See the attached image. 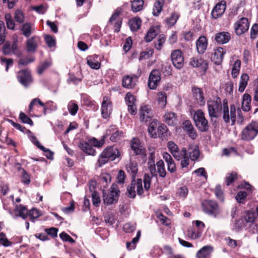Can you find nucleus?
<instances>
[{
    "instance_id": "obj_3",
    "label": "nucleus",
    "mask_w": 258,
    "mask_h": 258,
    "mask_svg": "<svg viewBox=\"0 0 258 258\" xmlns=\"http://www.w3.org/2000/svg\"><path fill=\"white\" fill-rule=\"evenodd\" d=\"M207 106L210 117L218 118L223 109V103L219 97L207 101Z\"/></svg>"
},
{
    "instance_id": "obj_36",
    "label": "nucleus",
    "mask_w": 258,
    "mask_h": 258,
    "mask_svg": "<svg viewBox=\"0 0 258 258\" xmlns=\"http://www.w3.org/2000/svg\"><path fill=\"white\" fill-rule=\"evenodd\" d=\"M212 247L210 246H205L200 249L197 253L198 258H206L209 255L212 251Z\"/></svg>"
},
{
    "instance_id": "obj_38",
    "label": "nucleus",
    "mask_w": 258,
    "mask_h": 258,
    "mask_svg": "<svg viewBox=\"0 0 258 258\" xmlns=\"http://www.w3.org/2000/svg\"><path fill=\"white\" fill-rule=\"evenodd\" d=\"M157 167V173L161 177H165L166 175V171L165 168L164 163L162 160H160L156 163Z\"/></svg>"
},
{
    "instance_id": "obj_42",
    "label": "nucleus",
    "mask_w": 258,
    "mask_h": 258,
    "mask_svg": "<svg viewBox=\"0 0 258 258\" xmlns=\"http://www.w3.org/2000/svg\"><path fill=\"white\" fill-rule=\"evenodd\" d=\"M241 66V61L240 60H236L232 69L231 75L233 78H236L239 73V70Z\"/></svg>"
},
{
    "instance_id": "obj_47",
    "label": "nucleus",
    "mask_w": 258,
    "mask_h": 258,
    "mask_svg": "<svg viewBox=\"0 0 258 258\" xmlns=\"http://www.w3.org/2000/svg\"><path fill=\"white\" fill-rule=\"evenodd\" d=\"M127 172H131L133 176H135L138 170L136 163L130 162L126 166Z\"/></svg>"
},
{
    "instance_id": "obj_22",
    "label": "nucleus",
    "mask_w": 258,
    "mask_h": 258,
    "mask_svg": "<svg viewBox=\"0 0 258 258\" xmlns=\"http://www.w3.org/2000/svg\"><path fill=\"white\" fill-rule=\"evenodd\" d=\"M155 153L153 151L150 153L148 157V165L150 172L152 176H157L156 165L155 164Z\"/></svg>"
},
{
    "instance_id": "obj_52",
    "label": "nucleus",
    "mask_w": 258,
    "mask_h": 258,
    "mask_svg": "<svg viewBox=\"0 0 258 258\" xmlns=\"http://www.w3.org/2000/svg\"><path fill=\"white\" fill-rule=\"evenodd\" d=\"M237 178V174L235 172L228 173L225 177V182L227 186L230 185Z\"/></svg>"
},
{
    "instance_id": "obj_61",
    "label": "nucleus",
    "mask_w": 258,
    "mask_h": 258,
    "mask_svg": "<svg viewBox=\"0 0 258 258\" xmlns=\"http://www.w3.org/2000/svg\"><path fill=\"white\" fill-rule=\"evenodd\" d=\"M156 124L155 122H152L149 124L148 126V132L151 135V137L155 138L157 137V133L155 132Z\"/></svg>"
},
{
    "instance_id": "obj_17",
    "label": "nucleus",
    "mask_w": 258,
    "mask_h": 258,
    "mask_svg": "<svg viewBox=\"0 0 258 258\" xmlns=\"http://www.w3.org/2000/svg\"><path fill=\"white\" fill-rule=\"evenodd\" d=\"M226 8V4L225 1H221L218 3L212 11V17L215 19L221 17L224 13Z\"/></svg>"
},
{
    "instance_id": "obj_55",
    "label": "nucleus",
    "mask_w": 258,
    "mask_h": 258,
    "mask_svg": "<svg viewBox=\"0 0 258 258\" xmlns=\"http://www.w3.org/2000/svg\"><path fill=\"white\" fill-rule=\"evenodd\" d=\"M215 194L218 200L221 202H223L224 201L223 191L221 189V186L220 185H217L215 187Z\"/></svg>"
},
{
    "instance_id": "obj_28",
    "label": "nucleus",
    "mask_w": 258,
    "mask_h": 258,
    "mask_svg": "<svg viewBox=\"0 0 258 258\" xmlns=\"http://www.w3.org/2000/svg\"><path fill=\"white\" fill-rule=\"evenodd\" d=\"M164 120L169 125L173 126L175 125L177 121L176 114L173 112H167L164 116Z\"/></svg>"
},
{
    "instance_id": "obj_8",
    "label": "nucleus",
    "mask_w": 258,
    "mask_h": 258,
    "mask_svg": "<svg viewBox=\"0 0 258 258\" xmlns=\"http://www.w3.org/2000/svg\"><path fill=\"white\" fill-rule=\"evenodd\" d=\"M136 189L139 196L142 195L143 193L142 181L140 178H138L137 180L134 179L132 181L130 185L127 188V196L130 198H135Z\"/></svg>"
},
{
    "instance_id": "obj_25",
    "label": "nucleus",
    "mask_w": 258,
    "mask_h": 258,
    "mask_svg": "<svg viewBox=\"0 0 258 258\" xmlns=\"http://www.w3.org/2000/svg\"><path fill=\"white\" fill-rule=\"evenodd\" d=\"M80 149L85 152L86 154L95 156L96 155V151L94 149L90 144L86 142H81L79 144Z\"/></svg>"
},
{
    "instance_id": "obj_46",
    "label": "nucleus",
    "mask_w": 258,
    "mask_h": 258,
    "mask_svg": "<svg viewBox=\"0 0 258 258\" xmlns=\"http://www.w3.org/2000/svg\"><path fill=\"white\" fill-rule=\"evenodd\" d=\"M52 64L51 60H45L41 63L38 67L37 73L38 74H42L43 72L47 69Z\"/></svg>"
},
{
    "instance_id": "obj_39",
    "label": "nucleus",
    "mask_w": 258,
    "mask_h": 258,
    "mask_svg": "<svg viewBox=\"0 0 258 258\" xmlns=\"http://www.w3.org/2000/svg\"><path fill=\"white\" fill-rule=\"evenodd\" d=\"M143 0H134L132 2V10L135 13L138 12L143 9Z\"/></svg>"
},
{
    "instance_id": "obj_37",
    "label": "nucleus",
    "mask_w": 258,
    "mask_h": 258,
    "mask_svg": "<svg viewBox=\"0 0 258 258\" xmlns=\"http://www.w3.org/2000/svg\"><path fill=\"white\" fill-rule=\"evenodd\" d=\"M248 79L249 76L247 74H243L241 75L238 88V91L239 92H242L244 91L247 86Z\"/></svg>"
},
{
    "instance_id": "obj_31",
    "label": "nucleus",
    "mask_w": 258,
    "mask_h": 258,
    "mask_svg": "<svg viewBox=\"0 0 258 258\" xmlns=\"http://www.w3.org/2000/svg\"><path fill=\"white\" fill-rule=\"evenodd\" d=\"M97 58V56H89L87 58V63L92 69L98 70L100 68L101 63Z\"/></svg>"
},
{
    "instance_id": "obj_44",
    "label": "nucleus",
    "mask_w": 258,
    "mask_h": 258,
    "mask_svg": "<svg viewBox=\"0 0 258 258\" xmlns=\"http://www.w3.org/2000/svg\"><path fill=\"white\" fill-rule=\"evenodd\" d=\"M165 41L166 37L165 35L160 34L158 37L157 42L154 43V46L155 48L158 50H160L162 49L164 43L165 42Z\"/></svg>"
},
{
    "instance_id": "obj_45",
    "label": "nucleus",
    "mask_w": 258,
    "mask_h": 258,
    "mask_svg": "<svg viewBox=\"0 0 258 258\" xmlns=\"http://www.w3.org/2000/svg\"><path fill=\"white\" fill-rule=\"evenodd\" d=\"M167 128L164 124H161L157 128V135L160 138L163 139L167 136Z\"/></svg>"
},
{
    "instance_id": "obj_16",
    "label": "nucleus",
    "mask_w": 258,
    "mask_h": 258,
    "mask_svg": "<svg viewBox=\"0 0 258 258\" xmlns=\"http://www.w3.org/2000/svg\"><path fill=\"white\" fill-rule=\"evenodd\" d=\"M40 42V38L37 36H34L28 39L26 42V49L27 52L34 53Z\"/></svg>"
},
{
    "instance_id": "obj_34",
    "label": "nucleus",
    "mask_w": 258,
    "mask_h": 258,
    "mask_svg": "<svg viewBox=\"0 0 258 258\" xmlns=\"http://www.w3.org/2000/svg\"><path fill=\"white\" fill-rule=\"evenodd\" d=\"M141 20L139 18H135L131 19L128 22V25L132 31L138 30L141 25Z\"/></svg>"
},
{
    "instance_id": "obj_19",
    "label": "nucleus",
    "mask_w": 258,
    "mask_h": 258,
    "mask_svg": "<svg viewBox=\"0 0 258 258\" xmlns=\"http://www.w3.org/2000/svg\"><path fill=\"white\" fill-rule=\"evenodd\" d=\"M131 147L136 155H144L145 154V148L141 145L138 138H133L131 142Z\"/></svg>"
},
{
    "instance_id": "obj_58",
    "label": "nucleus",
    "mask_w": 258,
    "mask_h": 258,
    "mask_svg": "<svg viewBox=\"0 0 258 258\" xmlns=\"http://www.w3.org/2000/svg\"><path fill=\"white\" fill-rule=\"evenodd\" d=\"M0 243L5 247L11 246L12 243L10 242L6 237L4 233H0Z\"/></svg>"
},
{
    "instance_id": "obj_26",
    "label": "nucleus",
    "mask_w": 258,
    "mask_h": 258,
    "mask_svg": "<svg viewBox=\"0 0 258 258\" xmlns=\"http://www.w3.org/2000/svg\"><path fill=\"white\" fill-rule=\"evenodd\" d=\"M107 135H111L110 137V140L112 142H116L117 140H119L120 138L122 136V132L121 131H119L118 130H116V128H114V126H110L106 131Z\"/></svg>"
},
{
    "instance_id": "obj_11",
    "label": "nucleus",
    "mask_w": 258,
    "mask_h": 258,
    "mask_svg": "<svg viewBox=\"0 0 258 258\" xmlns=\"http://www.w3.org/2000/svg\"><path fill=\"white\" fill-rule=\"evenodd\" d=\"M9 213L14 219L21 217L25 220L28 216V210L25 206L20 204L16 205L13 211L10 210Z\"/></svg>"
},
{
    "instance_id": "obj_2",
    "label": "nucleus",
    "mask_w": 258,
    "mask_h": 258,
    "mask_svg": "<svg viewBox=\"0 0 258 258\" xmlns=\"http://www.w3.org/2000/svg\"><path fill=\"white\" fill-rule=\"evenodd\" d=\"M223 119L226 123H228L231 121V125L235 124L236 121V109L234 104H232L230 106V111L228 107V101L226 99L223 100Z\"/></svg>"
},
{
    "instance_id": "obj_35",
    "label": "nucleus",
    "mask_w": 258,
    "mask_h": 258,
    "mask_svg": "<svg viewBox=\"0 0 258 258\" xmlns=\"http://www.w3.org/2000/svg\"><path fill=\"white\" fill-rule=\"evenodd\" d=\"M251 96L248 94H245L243 96L242 102V108L244 111H248L250 109Z\"/></svg>"
},
{
    "instance_id": "obj_1",
    "label": "nucleus",
    "mask_w": 258,
    "mask_h": 258,
    "mask_svg": "<svg viewBox=\"0 0 258 258\" xmlns=\"http://www.w3.org/2000/svg\"><path fill=\"white\" fill-rule=\"evenodd\" d=\"M120 156L118 149L116 148L110 146L103 150L99 156L96 165L100 168L106 164L109 161H114Z\"/></svg>"
},
{
    "instance_id": "obj_63",
    "label": "nucleus",
    "mask_w": 258,
    "mask_h": 258,
    "mask_svg": "<svg viewBox=\"0 0 258 258\" xmlns=\"http://www.w3.org/2000/svg\"><path fill=\"white\" fill-rule=\"evenodd\" d=\"M2 52L4 55H9L12 53V48H11V42L6 41L2 48Z\"/></svg>"
},
{
    "instance_id": "obj_51",
    "label": "nucleus",
    "mask_w": 258,
    "mask_h": 258,
    "mask_svg": "<svg viewBox=\"0 0 258 258\" xmlns=\"http://www.w3.org/2000/svg\"><path fill=\"white\" fill-rule=\"evenodd\" d=\"M7 28L11 30H14L15 27L14 21L12 19L10 14H6L5 16Z\"/></svg>"
},
{
    "instance_id": "obj_60",
    "label": "nucleus",
    "mask_w": 258,
    "mask_h": 258,
    "mask_svg": "<svg viewBox=\"0 0 258 258\" xmlns=\"http://www.w3.org/2000/svg\"><path fill=\"white\" fill-rule=\"evenodd\" d=\"M125 100L127 105L136 104L135 97L131 93H127L125 97Z\"/></svg>"
},
{
    "instance_id": "obj_43",
    "label": "nucleus",
    "mask_w": 258,
    "mask_h": 258,
    "mask_svg": "<svg viewBox=\"0 0 258 258\" xmlns=\"http://www.w3.org/2000/svg\"><path fill=\"white\" fill-rule=\"evenodd\" d=\"M167 95L164 92H160L158 94V103L161 107H165L167 103Z\"/></svg>"
},
{
    "instance_id": "obj_14",
    "label": "nucleus",
    "mask_w": 258,
    "mask_h": 258,
    "mask_svg": "<svg viewBox=\"0 0 258 258\" xmlns=\"http://www.w3.org/2000/svg\"><path fill=\"white\" fill-rule=\"evenodd\" d=\"M141 72L139 75H126L123 77L122 80V86L125 88H133L140 77Z\"/></svg>"
},
{
    "instance_id": "obj_5",
    "label": "nucleus",
    "mask_w": 258,
    "mask_h": 258,
    "mask_svg": "<svg viewBox=\"0 0 258 258\" xmlns=\"http://www.w3.org/2000/svg\"><path fill=\"white\" fill-rule=\"evenodd\" d=\"M202 207L206 214L214 218L220 213L219 205L215 201L205 200L202 203Z\"/></svg>"
},
{
    "instance_id": "obj_56",
    "label": "nucleus",
    "mask_w": 258,
    "mask_h": 258,
    "mask_svg": "<svg viewBox=\"0 0 258 258\" xmlns=\"http://www.w3.org/2000/svg\"><path fill=\"white\" fill-rule=\"evenodd\" d=\"M15 20L19 23L22 24L24 22L25 17L23 13L19 10L16 11L14 16Z\"/></svg>"
},
{
    "instance_id": "obj_40",
    "label": "nucleus",
    "mask_w": 258,
    "mask_h": 258,
    "mask_svg": "<svg viewBox=\"0 0 258 258\" xmlns=\"http://www.w3.org/2000/svg\"><path fill=\"white\" fill-rule=\"evenodd\" d=\"M36 103L39 104L41 106L43 107V113L45 115L46 114V111L47 110H49L47 106L44 103H43L39 98H36L35 99H33L31 103L29 104V109L30 110H31L33 108V107L34 105H35Z\"/></svg>"
},
{
    "instance_id": "obj_64",
    "label": "nucleus",
    "mask_w": 258,
    "mask_h": 258,
    "mask_svg": "<svg viewBox=\"0 0 258 258\" xmlns=\"http://www.w3.org/2000/svg\"><path fill=\"white\" fill-rule=\"evenodd\" d=\"M123 229L126 233H131L135 230L136 226L133 223H127L123 225Z\"/></svg>"
},
{
    "instance_id": "obj_20",
    "label": "nucleus",
    "mask_w": 258,
    "mask_h": 258,
    "mask_svg": "<svg viewBox=\"0 0 258 258\" xmlns=\"http://www.w3.org/2000/svg\"><path fill=\"white\" fill-rule=\"evenodd\" d=\"M225 53L226 50L223 48L219 47L214 50L211 56V60L216 65H220L223 61V56Z\"/></svg>"
},
{
    "instance_id": "obj_7",
    "label": "nucleus",
    "mask_w": 258,
    "mask_h": 258,
    "mask_svg": "<svg viewBox=\"0 0 258 258\" xmlns=\"http://www.w3.org/2000/svg\"><path fill=\"white\" fill-rule=\"evenodd\" d=\"M193 119L196 126L201 132H205L208 130V122L202 110H198L195 112L193 116Z\"/></svg>"
},
{
    "instance_id": "obj_21",
    "label": "nucleus",
    "mask_w": 258,
    "mask_h": 258,
    "mask_svg": "<svg viewBox=\"0 0 258 258\" xmlns=\"http://www.w3.org/2000/svg\"><path fill=\"white\" fill-rule=\"evenodd\" d=\"M208 46V40L205 36H201L196 41L197 49L199 54H203Z\"/></svg>"
},
{
    "instance_id": "obj_30",
    "label": "nucleus",
    "mask_w": 258,
    "mask_h": 258,
    "mask_svg": "<svg viewBox=\"0 0 258 258\" xmlns=\"http://www.w3.org/2000/svg\"><path fill=\"white\" fill-rule=\"evenodd\" d=\"M158 28L157 27H151L145 36V41L148 43L151 42L158 35Z\"/></svg>"
},
{
    "instance_id": "obj_50",
    "label": "nucleus",
    "mask_w": 258,
    "mask_h": 258,
    "mask_svg": "<svg viewBox=\"0 0 258 258\" xmlns=\"http://www.w3.org/2000/svg\"><path fill=\"white\" fill-rule=\"evenodd\" d=\"M154 53V50L152 48L147 49L146 50L141 52L139 60H142L148 59L152 56Z\"/></svg>"
},
{
    "instance_id": "obj_29",
    "label": "nucleus",
    "mask_w": 258,
    "mask_h": 258,
    "mask_svg": "<svg viewBox=\"0 0 258 258\" xmlns=\"http://www.w3.org/2000/svg\"><path fill=\"white\" fill-rule=\"evenodd\" d=\"M34 30V27L29 22L23 24L21 28L22 34L27 38L30 36Z\"/></svg>"
},
{
    "instance_id": "obj_27",
    "label": "nucleus",
    "mask_w": 258,
    "mask_h": 258,
    "mask_svg": "<svg viewBox=\"0 0 258 258\" xmlns=\"http://www.w3.org/2000/svg\"><path fill=\"white\" fill-rule=\"evenodd\" d=\"M147 106L142 107L140 111V120L141 121L148 122L152 117V114Z\"/></svg>"
},
{
    "instance_id": "obj_9",
    "label": "nucleus",
    "mask_w": 258,
    "mask_h": 258,
    "mask_svg": "<svg viewBox=\"0 0 258 258\" xmlns=\"http://www.w3.org/2000/svg\"><path fill=\"white\" fill-rule=\"evenodd\" d=\"M18 81L25 87H27L33 82L30 72L27 69L20 71L17 74Z\"/></svg>"
},
{
    "instance_id": "obj_18",
    "label": "nucleus",
    "mask_w": 258,
    "mask_h": 258,
    "mask_svg": "<svg viewBox=\"0 0 258 258\" xmlns=\"http://www.w3.org/2000/svg\"><path fill=\"white\" fill-rule=\"evenodd\" d=\"M189 64L194 68H200L204 72H206L208 68L207 61L199 56L192 57L190 59Z\"/></svg>"
},
{
    "instance_id": "obj_32",
    "label": "nucleus",
    "mask_w": 258,
    "mask_h": 258,
    "mask_svg": "<svg viewBox=\"0 0 258 258\" xmlns=\"http://www.w3.org/2000/svg\"><path fill=\"white\" fill-rule=\"evenodd\" d=\"M189 157L191 160H197L200 156V153L199 147L195 145H190L188 149Z\"/></svg>"
},
{
    "instance_id": "obj_41",
    "label": "nucleus",
    "mask_w": 258,
    "mask_h": 258,
    "mask_svg": "<svg viewBox=\"0 0 258 258\" xmlns=\"http://www.w3.org/2000/svg\"><path fill=\"white\" fill-rule=\"evenodd\" d=\"M187 150L185 148H182L181 150H180L179 149L176 151L174 153H173L172 155H173V157L176 159L177 160H180V159H182V158H183L184 156L187 155Z\"/></svg>"
},
{
    "instance_id": "obj_54",
    "label": "nucleus",
    "mask_w": 258,
    "mask_h": 258,
    "mask_svg": "<svg viewBox=\"0 0 258 258\" xmlns=\"http://www.w3.org/2000/svg\"><path fill=\"white\" fill-rule=\"evenodd\" d=\"M6 39V28L4 23L0 21V45L3 44Z\"/></svg>"
},
{
    "instance_id": "obj_23",
    "label": "nucleus",
    "mask_w": 258,
    "mask_h": 258,
    "mask_svg": "<svg viewBox=\"0 0 258 258\" xmlns=\"http://www.w3.org/2000/svg\"><path fill=\"white\" fill-rule=\"evenodd\" d=\"M192 92L194 97L197 101V103L200 105H204L206 101L202 89L197 87H194L192 89Z\"/></svg>"
},
{
    "instance_id": "obj_13",
    "label": "nucleus",
    "mask_w": 258,
    "mask_h": 258,
    "mask_svg": "<svg viewBox=\"0 0 258 258\" xmlns=\"http://www.w3.org/2000/svg\"><path fill=\"white\" fill-rule=\"evenodd\" d=\"M112 111V103L107 96L103 98L101 104V114L103 118L107 119L109 117Z\"/></svg>"
},
{
    "instance_id": "obj_57",
    "label": "nucleus",
    "mask_w": 258,
    "mask_h": 258,
    "mask_svg": "<svg viewBox=\"0 0 258 258\" xmlns=\"http://www.w3.org/2000/svg\"><path fill=\"white\" fill-rule=\"evenodd\" d=\"M92 200L93 205L96 207H98L99 206L100 203V198L99 194L95 190H94L92 192Z\"/></svg>"
},
{
    "instance_id": "obj_4",
    "label": "nucleus",
    "mask_w": 258,
    "mask_h": 258,
    "mask_svg": "<svg viewBox=\"0 0 258 258\" xmlns=\"http://www.w3.org/2000/svg\"><path fill=\"white\" fill-rule=\"evenodd\" d=\"M120 190L115 183H113L110 189L109 192L106 193L103 192V198L104 203L107 205L113 204L117 202L119 195Z\"/></svg>"
},
{
    "instance_id": "obj_49",
    "label": "nucleus",
    "mask_w": 258,
    "mask_h": 258,
    "mask_svg": "<svg viewBox=\"0 0 258 258\" xmlns=\"http://www.w3.org/2000/svg\"><path fill=\"white\" fill-rule=\"evenodd\" d=\"M68 109L71 115H75L76 114L79 107L78 105L74 101H71L68 103Z\"/></svg>"
},
{
    "instance_id": "obj_15",
    "label": "nucleus",
    "mask_w": 258,
    "mask_h": 258,
    "mask_svg": "<svg viewBox=\"0 0 258 258\" xmlns=\"http://www.w3.org/2000/svg\"><path fill=\"white\" fill-rule=\"evenodd\" d=\"M161 80L160 73L157 70H153L150 74L148 85L150 89H156Z\"/></svg>"
},
{
    "instance_id": "obj_48",
    "label": "nucleus",
    "mask_w": 258,
    "mask_h": 258,
    "mask_svg": "<svg viewBox=\"0 0 258 258\" xmlns=\"http://www.w3.org/2000/svg\"><path fill=\"white\" fill-rule=\"evenodd\" d=\"M178 18V15L172 13L170 17L166 19V23L169 27H172L175 24Z\"/></svg>"
},
{
    "instance_id": "obj_24",
    "label": "nucleus",
    "mask_w": 258,
    "mask_h": 258,
    "mask_svg": "<svg viewBox=\"0 0 258 258\" xmlns=\"http://www.w3.org/2000/svg\"><path fill=\"white\" fill-rule=\"evenodd\" d=\"M231 38L228 32H219L215 35V40L219 44H225L229 42Z\"/></svg>"
},
{
    "instance_id": "obj_62",
    "label": "nucleus",
    "mask_w": 258,
    "mask_h": 258,
    "mask_svg": "<svg viewBox=\"0 0 258 258\" xmlns=\"http://www.w3.org/2000/svg\"><path fill=\"white\" fill-rule=\"evenodd\" d=\"M12 124L14 127H15L16 128L19 130L21 132L25 133V134H32V132L29 130L27 129L25 126L21 125V124L15 123L14 121L10 120Z\"/></svg>"
},
{
    "instance_id": "obj_6",
    "label": "nucleus",
    "mask_w": 258,
    "mask_h": 258,
    "mask_svg": "<svg viewBox=\"0 0 258 258\" xmlns=\"http://www.w3.org/2000/svg\"><path fill=\"white\" fill-rule=\"evenodd\" d=\"M258 134V122L251 121L242 131L241 139L250 141L253 139Z\"/></svg>"
},
{
    "instance_id": "obj_33",
    "label": "nucleus",
    "mask_w": 258,
    "mask_h": 258,
    "mask_svg": "<svg viewBox=\"0 0 258 258\" xmlns=\"http://www.w3.org/2000/svg\"><path fill=\"white\" fill-rule=\"evenodd\" d=\"M164 4V0H156L154 5L153 9V15L154 16L157 17L159 15L163 10Z\"/></svg>"
},
{
    "instance_id": "obj_59",
    "label": "nucleus",
    "mask_w": 258,
    "mask_h": 258,
    "mask_svg": "<svg viewBox=\"0 0 258 258\" xmlns=\"http://www.w3.org/2000/svg\"><path fill=\"white\" fill-rule=\"evenodd\" d=\"M19 118L23 123L29 124L31 126L33 125L32 120L24 113L21 112L19 114Z\"/></svg>"
},
{
    "instance_id": "obj_12",
    "label": "nucleus",
    "mask_w": 258,
    "mask_h": 258,
    "mask_svg": "<svg viewBox=\"0 0 258 258\" xmlns=\"http://www.w3.org/2000/svg\"><path fill=\"white\" fill-rule=\"evenodd\" d=\"M249 22L246 18L242 17L235 24V32L240 35L246 32L249 28Z\"/></svg>"
},
{
    "instance_id": "obj_53",
    "label": "nucleus",
    "mask_w": 258,
    "mask_h": 258,
    "mask_svg": "<svg viewBox=\"0 0 258 258\" xmlns=\"http://www.w3.org/2000/svg\"><path fill=\"white\" fill-rule=\"evenodd\" d=\"M21 172V181L26 185H28L31 181L30 175L27 173V172L24 169H22Z\"/></svg>"
},
{
    "instance_id": "obj_10",
    "label": "nucleus",
    "mask_w": 258,
    "mask_h": 258,
    "mask_svg": "<svg viewBox=\"0 0 258 258\" xmlns=\"http://www.w3.org/2000/svg\"><path fill=\"white\" fill-rule=\"evenodd\" d=\"M171 59L173 65L177 69L182 68L184 63V57L182 52L179 50H174L171 53Z\"/></svg>"
}]
</instances>
